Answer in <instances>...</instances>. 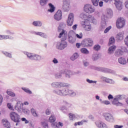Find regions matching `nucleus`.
I'll return each mask as SVG.
<instances>
[{
  "mask_svg": "<svg viewBox=\"0 0 128 128\" xmlns=\"http://www.w3.org/2000/svg\"><path fill=\"white\" fill-rule=\"evenodd\" d=\"M80 52L82 54H89V52L88 50V49L86 48H82L80 49Z\"/></svg>",
  "mask_w": 128,
  "mask_h": 128,
  "instance_id": "bb28decb",
  "label": "nucleus"
},
{
  "mask_svg": "<svg viewBox=\"0 0 128 128\" xmlns=\"http://www.w3.org/2000/svg\"><path fill=\"white\" fill-rule=\"evenodd\" d=\"M112 26H109L108 28H106V30H104V34H107V32H110V30H111Z\"/></svg>",
  "mask_w": 128,
  "mask_h": 128,
  "instance_id": "ea45409f",
  "label": "nucleus"
},
{
  "mask_svg": "<svg viewBox=\"0 0 128 128\" xmlns=\"http://www.w3.org/2000/svg\"><path fill=\"white\" fill-rule=\"evenodd\" d=\"M106 82H112V80H110V79H108V78H106Z\"/></svg>",
  "mask_w": 128,
  "mask_h": 128,
  "instance_id": "774afa93",
  "label": "nucleus"
},
{
  "mask_svg": "<svg viewBox=\"0 0 128 128\" xmlns=\"http://www.w3.org/2000/svg\"><path fill=\"white\" fill-rule=\"evenodd\" d=\"M64 4L63 6V8L66 10V12H68L70 10V4L67 3L66 2H64Z\"/></svg>",
  "mask_w": 128,
  "mask_h": 128,
  "instance_id": "2eb2a0df",
  "label": "nucleus"
},
{
  "mask_svg": "<svg viewBox=\"0 0 128 128\" xmlns=\"http://www.w3.org/2000/svg\"><path fill=\"white\" fill-rule=\"evenodd\" d=\"M31 112L32 116H35V117L38 116V113H36V110H34V108H32L31 109Z\"/></svg>",
  "mask_w": 128,
  "mask_h": 128,
  "instance_id": "cd10ccee",
  "label": "nucleus"
},
{
  "mask_svg": "<svg viewBox=\"0 0 128 128\" xmlns=\"http://www.w3.org/2000/svg\"><path fill=\"white\" fill-rule=\"evenodd\" d=\"M46 114H48V116L50 114V109H47L46 112Z\"/></svg>",
  "mask_w": 128,
  "mask_h": 128,
  "instance_id": "4d7b16f0",
  "label": "nucleus"
},
{
  "mask_svg": "<svg viewBox=\"0 0 128 128\" xmlns=\"http://www.w3.org/2000/svg\"><path fill=\"white\" fill-rule=\"evenodd\" d=\"M10 116L12 120L14 122H20V115L16 112H11L10 113Z\"/></svg>",
  "mask_w": 128,
  "mask_h": 128,
  "instance_id": "f03ea898",
  "label": "nucleus"
},
{
  "mask_svg": "<svg viewBox=\"0 0 128 128\" xmlns=\"http://www.w3.org/2000/svg\"><path fill=\"white\" fill-rule=\"evenodd\" d=\"M124 6H125V8H128V0H126L124 2Z\"/></svg>",
  "mask_w": 128,
  "mask_h": 128,
  "instance_id": "13d9d810",
  "label": "nucleus"
},
{
  "mask_svg": "<svg viewBox=\"0 0 128 128\" xmlns=\"http://www.w3.org/2000/svg\"><path fill=\"white\" fill-rule=\"evenodd\" d=\"M27 56L30 58V60H32V58L34 56V54L30 53H27Z\"/></svg>",
  "mask_w": 128,
  "mask_h": 128,
  "instance_id": "79ce46f5",
  "label": "nucleus"
},
{
  "mask_svg": "<svg viewBox=\"0 0 128 128\" xmlns=\"http://www.w3.org/2000/svg\"><path fill=\"white\" fill-rule=\"evenodd\" d=\"M56 118L54 115H51L49 118V122H56Z\"/></svg>",
  "mask_w": 128,
  "mask_h": 128,
  "instance_id": "b1692460",
  "label": "nucleus"
},
{
  "mask_svg": "<svg viewBox=\"0 0 128 128\" xmlns=\"http://www.w3.org/2000/svg\"><path fill=\"white\" fill-rule=\"evenodd\" d=\"M74 114L72 113L69 114V118L70 120H74Z\"/></svg>",
  "mask_w": 128,
  "mask_h": 128,
  "instance_id": "3c124183",
  "label": "nucleus"
},
{
  "mask_svg": "<svg viewBox=\"0 0 128 128\" xmlns=\"http://www.w3.org/2000/svg\"><path fill=\"white\" fill-rule=\"evenodd\" d=\"M124 42H125V44L128 46V36H126V38H125Z\"/></svg>",
  "mask_w": 128,
  "mask_h": 128,
  "instance_id": "8fccbe9b",
  "label": "nucleus"
},
{
  "mask_svg": "<svg viewBox=\"0 0 128 128\" xmlns=\"http://www.w3.org/2000/svg\"><path fill=\"white\" fill-rule=\"evenodd\" d=\"M104 116L107 122H112L114 120V116H112V115L110 114L104 113Z\"/></svg>",
  "mask_w": 128,
  "mask_h": 128,
  "instance_id": "1a4fd4ad",
  "label": "nucleus"
},
{
  "mask_svg": "<svg viewBox=\"0 0 128 128\" xmlns=\"http://www.w3.org/2000/svg\"><path fill=\"white\" fill-rule=\"evenodd\" d=\"M93 5L95 6H98V2L100 0H92Z\"/></svg>",
  "mask_w": 128,
  "mask_h": 128,
  "instance_id": "7c9ffc66",
  "label": "nucleus"
},
{
  "mask_svg": "<svg viewBox=\"0 0 128 128\" xmlns=\"http://www.w3.org/2000/svg\"><path fill=\"white\" fill-rule=\"evenodd\" d=\"M94 50H96L98 52L99 50H100V46L98 44L95 45L94 47Z\"/></svg>",
  "mask_w": 128,
  "mask_h": 128,
  "instance_id": "e433bc0d",
  "label": "nucleus"
},
{
  "mask_svg": "<svg viewBox=\"0 0 128 128\" xmlns=\"http://www.w3.org/2000/svg\"><path fill=\"white\" fill-rule=\"evenodd\" d=\"M82 24L86 30H92V26H90V21L82 22Z\"/></svg>",
  "mask_w": 128,
  "mask_h": 128,
  "instance_id": "9d476101",
  "label": "nucleus"
},
{
  "mask_svg": "<svg viewBox=\"0 0 128 128\" xmlns=\"http://www.w3.org/2000/svg\"><path fill=\"white\" fill-rule=\"evenodd\" d=\"M98 56H94L92 60H98Z\"/></svg>",
  "mask_w": 128,
  "mask_h": 128,
  "instance_id": "338daca9",
  "label": "nucleus"
},
{
  "mask_svg": "<svg viewBox=\"0 0 128 128\" xmlns=\"http://www.w3.org/2000/svg\"><path fill=\"white\" fill-rule=\"evenodd\" d=\"M116 38L118 40H124V32H120L116 36Z\"/></svg>",
  "mask_w": 128,
  "mask_h": 128,
  "instance_id": "4468645a",
  "label": "nucleus"
},
{
  "mask_svg": "<svg viewBox=\"0 0 128 128\" xmlns=\"http://www.w3.org/2000/svg\"><path fill=\"white\" fill-rule=\"evenodd\" d=\"M112 98H114V96H112V94H109V96H108V100H112Z\"/></svg>",
  "mask_w": 128,
  "mask_h": 128,
  "instance_id": "052dcab7",
  "label": "nucleus"
},
{
  "mask_svg": "<svg viewBox=\"0 0 128 128\" xmlns=\"http://www.w3.org/2000/svg\"><path fill=\"white\" fill-rule=\"evenodd\" d=\"M116 46L110 47L108 48V54H112V52L116 50Z\"/></svg>",
  "mask_w": 128,
  "mask_h": 128,
  "instance_id": "6ab92c4d",
  "label": "nucleus"
},
{
  "mask_svg": "<svg viewBox=\"0 0 128 128\" xmlns=\"http://www.w3.org/2000/svg\"><path fill=\"white\" fill-rule=\"evenodd\" d=\"M78 58V53H74L73 56H71L70 60H76Z\"/></svg>",
  "mask_w": 128,
  "mask_h": 128,
  "instance_id": "c85d7f7f",
  "label": "nucleus"
},
{
  "mask_svg": "<svg viewBox=\"0 0 128 128\" xmlns=\"http://www.w3.org/2000/svg\"><path fill=\"white\" fill-rule=\"evenodd\" d=\"M3 100H4V97H2V96L0 94V104H2Z\"/></svg>",
  "mask_w": 128,
  "mask_h": 128,
  "instance_id": "5fc2aeb1",
  "label": "nucleus"
},
{
  "mask_svg": "<svg viewBox=\"0 0 128 128\" xmlns=\"http://www.w3.org/2000/svg\"><path fill=\"white\" fill-rule=\"evenodd\" d=\"M62 13L61 10H58V12L54 16V18L56 20H62Z\"/></svg>",
  "mask_w": 128,
  "mask_h": 128,
  "instance_id": "9b49d317",
  "label": "nucleus"
},
{
  "mask_svg": "<svg viewBox=\"0 0 128 128\" xmlns=\"http://www.w3.org/2000/svg\"><path fill=\"white\" fill-rule=\"evenodd\" d=\"M54 88H68L70 84L66 83L55 82L52 84Z\"/></svg>",
  "mask_w": 128,
  "mask_h": 128,
  "instance_id": "39448f33",
  "label": "nucleus"
},
{
  "mask_svg": "<svg viewBox=\"0 0 128 128\" xmlns=\"http://www.w3.org/2000/svg\"><path fill=\"white\" fill-rule=\"evenodd\" d=\"M6 92L8 96H16V94L12 91L8 90Z\"/></svg>",
  "mask_w": 128,
  "mask_h": 128,
  "instance_id": "c9c22d12",
  "label": "nucleus"
},
{
  "mask_svg": "<svg viewBox=\"0 0 128 128\" xmlns=\"http://www.w3.org/2000/svg\"><path fill=\"white\" fill-rule=\"evenodd\" d=\"M48 6H50V9L48 10V12H54L56 8H54V5H52V3H50L48 4Z\"/></svg>",
  "mask_w": 128,
  "mask_h": 128,
  "instance_id": "4be33fe9",
  "label": "nucleus"
},
{
  "mask_svg": "<svg viewBox=\"0 0 128 128\" xmlns=\"http://www.w3.org/2000/svg\"><path fill=\"white\" fill-rule=\"evenodd\" d=\"M68 36L69 38V41L70 42H72V33H69Z\"/></svg>",
  "mask_w": 128,
  "mask_h": 128,
  "instance_id": "a19ab883",
  "label": "nucleus"
},
{
  "mask_svg": "<svg viewBox=\"0 0 128 128\" xmlns=\"http://www.w3.org/2000/svg\"><path fill=\"white\" fill-rule=\"evenodd\" d=\"M42 60V56L38 55H33V58L32 60Z\"/></svg>",
  "mask_w": 128,
  "mask_h": 128,
  "instance_id": "393cba45",
  "label": "nucleus"
},
{
  "mask_svg": "<svg viewBox=\"0 0 128 128\" xmlns=\"http://www.w3.org/2000/svg\"><path fill=\"white\" fill-rule=\"evenodd\" d=\"M22 90H24V92H26L27 94H32V91L29 90L28 88H22Z\"/></svg>",
  "mask_w": 128,
  "mask_h": 128,
  "instance_id": "72a5a7b5",
  "label": "nucleus"
},
{
  "mask_svg": "<svg viewBox=\"0 0 128 128\" xmlns=\"http://www.w3.org/2000/svg\"><path fill=\"white\" fill-rule=\"evenodd\" d=\"M58 32H60L58 36L59 38H62V40H66L68 34L66 33V30H64L62 29V25H60L58 27Z\"/></svg>",
  "mask_w": 128,
  "mask_h": 128,
  "instance_id": "7ed1b4c3",
  "label": "nucleus"
},
{
  "mask_svg": "<svg viewBox=\"0 0 128 128\" xmlns=\"http://www.w3.org/2000/svg\"><path fill=\"white\" fill-rule=\"evenodd\" d=\"M15 108H18V110H22V104L20 103H17L16 106H15Z\"/></svg>",
  "mask_w": 128,
  "mask_h": 128,
  "instance_id": "4c0bfd02",
  "label": "nucleus"
},
{
  "mask_svg": "<svg viewBox=\"0 0 128 128\" xmlns=\"http://www.w3.org/2000/svg\"><path fill=\"white\" fill-rule=\"evenodd\" d=\"M102 103L104 104H110V101L108 100H105V101H103Z\"/></svg>",
  "mask_w": 128,
  "mask_h": 128,
  "instance_id": "864d4df0",
  "label": "nucleus"
},
{
  "mask_svg": "<svg viewBox=\"0 0 128 128\" xmlns=\"http://www.w3.org/2000/svg\"><path fill=\"white\" fill-rule=\"evenodd\" d=\"M48 2V0H40V4L41 6H45V4H46Z\"/></svg>",
  "mask_w": 128,
  "mask_h": 128,
  "instance_id": "2f4dec72",
  "label": "nucleus"
},
{
  "mask_svg": "<svg viewBox=\"0 0 128 128\" xmlns=\"http://www.w3.org/2000/svg\"><path fill=\"white\" fill-rule=\"evenodd\" d=\"M112 104L114 106H122V104L120 102H118V98H114L113 101L112 102Z\"/></svg>",
  "mask_w": 128,
  "mask_h": 128,
  "instance_id": "aec40b11",
  "label": "nucleus"
},
{
  "mask_svg": "<svg viewBox=\"0 0 128 128\" xmlns=\"http://www.w3.org/2000/svg\"><path fill=\"white\" fill-rule=\"evenodd\" d=\"M7 106L10 110H14V106L12 105V104L8 103L7 104Z\"/></svg>",
  "mask_w": 128,
  "mask_h": 128,
  "instance_id": "473e14b6",
  "label": "nucleus"
},
{
  "mask_svg": "<svg viewBox=\"0 0 128 128\" xmlns=\"http://www.w3.org/2000/svg\"><path fill=\"white\" fill-rule=\"evenodd\" d=\"M83 42H86L85 44L86 46H92L94 44V42L90 38L84 40Z\"/></svg>",
  "mask_w": 128,
  "mask_h": 128,
  "instance_id": "ddd939ff",
  "label": "nucleus"
},
{
  "mask_svg": "<svg viewBox=\"0 0 128 128\" xmlns=\"http://www.w3.org/2000/svg\"><path fill=\"white\" fill-rule=\"evenodd\" d=\"M52 62H54V64H58V60H56V58H54V59L52 60Z\"/></svg>",
  "mask_w": 128,
  "mask_h": 128,
  "instance_id": "bf43d9fd",
  "label": "nucleus"
},
{
  "mask_svg": "<svg viewBox=\"0 0 128 128\" xmlns=\"http://www.w3.org/2000/svg\"><path fill=\"white\" fill-rule=\"evenodd\" d=\"M124 82H128V77H124L122 78Z\"/></svg>",
  "mask_w": 128,
  "mask_h": 128,
  "instance_id": "e2e57ef3",
  "label": "nucleus"
},
{
  "mask_svg": "<svg viewBox=\"0 0 128 128\" xmlns=\"http://www.w3.org/2000/svg\"><path fill=\"white\" fill-rule=\"evenodd\" d=\"M114 4L116 5V8L119 10H122V2H114Z\"/></svg>",
  "mask_w": 128,
  "mask_h": 128,
  "instance_id": "dca6fc26",
  "label": "nucleus"
},
{
  "mask_svg": "<svg viewBox=\"0 0 128 128\" xmlns=\"http://www.w3.org/2000/svg\"><path fill=\"white\" fill-rule=\"evenodd\" d=\"M114 42H116L115 40H114V37H111L110 38V40H109V44H114Z\"/></svg>",
  "mask_w": 128,
  "mask_h": 128,
  "instance_id": "f704fd0d",
  "label": "nucleus"
},
{
  "mask_svg": "<svg viewBox=\"0 0 128 128\" xmlns=\"http://www.w3.org/2000/svg\"><path fill=\"white\" fill-rule=\"evenodd\" d=\"M74 16L73 13H70L68 15V18L67 20V26H72L74 24Z\"/></svg>",
  "mask_w": 128,
  "mask_h": 128,
  "instance_id": "0eeeda50",
  "label": "nucleus"
},
{
  "mask_svg": "<svg viewBox=\"0 0 128 128\" xmlns=\"http://www.w3.org/2000/svg\"><path fill=\"white\" fill-rule=\"evenodd\" d=\"M76 48H80V44L76 43Z\"/></svg>",
  "mask_w": 128,
  "mask_h": 128,
  "instance_id": "0e129e2a",
  "label": "nucleus"
},
{
  "mask_svg": "<svg viewBox=\"0 0 128 128\" xmlns=\"http://www.w3.org/2000/svg\"><path fill=\"white\" fill-rule=\"evenodd\" d=\"M4 54L6 56H8V58H12V54L10 53H8V52H4Z\"/></svg>",
  "mask_w": 128,
  "mask_h": 128,
  "instance_id": "c03bdc74",
  "label": "nucleus"
},
{
  "mask_svg": "<svg viewBox=\"0 0 128 128\" xmlns=\"http://www.w3.org/2000/svg\"><path fill=\"white\" fill-rule=\"evenodd\" d=\"M78 26V24H74L73 26H72V29L74 30H76V28Z\"/></svg>",
  "mask_w": 128,
  "mask_h": 128,
  "instance_id": "680f3d73",
  "label": "nucleus"
},
{
  "mask_svg": "<svg viewBox=\"0 0 128 128\" xmlns=\"http://www.w3.org/2000/svg\"><path fill=\"white\" fill-rule=\"evenodd\" d=\"M35 34H36V36H42L43 38L46 37V34H44V33H42V32H36Z\"/></svg>",
  "mask_w": 128,
  "mask_h": 128,
  "instance_id": "c756f323",
  "label": "nucleus"
},
{
  "mask_svg": "<svg viewBox=\"0 0 128 128\" xmlns=\"http://www.w3.org/2000/svg\"><path fill=\"white\" fill-rule=\"evenodd\" d=\"M99 6H104V2L102 1L99 2Z\"/></svg>",
  "mask_w": 128,
  "mask_h": 128,
  "instance_id": "69168bd1",
  "label": "nucleus"
},
{
  "mask_svg": "<svg viewBox=\"0 0 128 128\" xmlns=\"http://www.w3.org/2000/svg\"><path fill=\"white\" fill-rule=\"evenodd\" d=\"M2 124H4V126H5V128H10V122H8V121L7 120H2Z\"/></svg>",
  "mask_w": 128,
  "mask_h": 128,
  "instance_id": "f3484780",
  "label": "nucleus"
},
{
  "mask_svg": "<svg viewBox=\"0 0 128 128\" xmlns=\"http://www.w3.org/2000/svg\"><path fill=\"white\" fill-rule=\"evenodd\" d=\"M2 36V40H8V38H10V36L8 35H4Z\"/></svg>",
  "mask_w": 128,
  "mask_h": 128,
  "instance_id": "603ef678",
  "label": "nucleus"
},
{
  "mask_svg": "<svg viewBox=\"0 0 128 128\" xmlns=\"http://www.w3.org/2000/svg\"><path fill=\"white\" fill-rule=\"evenodd\" d=\"M33 24L34 26H42V22L40 21H36V22H34Z\"/></svg>",
  "mask_w": 128,
  "mask_h": 128,
  "instance_id": "a878e982",
  "label": "nucleus"
},
{
  "mask_svg": "<svg viewBox=\"0 0 128 128\" xmlns=\"http://www.w3.org/2000/svg\"><path fill=\"white\" fill-rule=\"evenodd\" d=\"M84 122H86V120H82L81 122H78V126H82V124H84Z\"/></svg>",
  "mask_w": 128,
  "mask_h": 128,
  "instance_id": "58836bf2",
  "label": "nucleus"
},
{
  "mask_svg": "<svg viewBox=\"0 0 128 128\" xmlns=\"http://www.w3.org/2000/svg\"><path fill=\"white\" fill-rule=\"evenodd\" d=\"M126 24V20L122 18H118L116 22V26L118 28H122Z\"/></svg>",
  "mask_w": 128,
  "mask_h": 128,
  "instance_id": "20e7f679",
  "label": "nucleus"
},
{
  "mask_svg": "<svg viewBox=\"0 0 128 128\" xmlns=\"http://www.w3.org/2000/svg\"><path fill=\"white\" fill-rule=\"evenodd\" d=\"M56 93L57 94H59L60 96H72V94H76V93H74V91L68 89H63L62 90H57L56 91Z\"/></svg>",
  "mask_w": 128,
  "mask_h": 128,
  "instance_id": "f257e3e1",
  "label": "nucleus"
},
{
  "mask_svg": "<svg viewBox=\"0 0 128 128\" xmlns=\"http://www.w3.org/2000/svg\"><path fill=\"white\" fill-rule=\"evenodd\" d=\"M21 120H22V122H24L25 124H28V122H29L28 120L24 118H22Z\"/></svg>",
  "mask_w": 128,
  "mask_h": 128,
  "instance_id": "09e8293b",
  "label": "nucleus"
},
{
  "mask_svg": "<svg viewBox=\"0 0 128 128\" xmlns=\"http://www.w3.org/2000/svg\"><path fill=\"white\" fill-rule=\"evenodd\" d=\"M42 126L44 128H48V123H46V122H42Z\"/></svg>",
  "mask_w": 128,
  "mask_h": 128,
  "instance_id": "49530a36",
  "label": "nucleus"
},
{
  "mask_svg": "<svg viewBox=\"0 0 128 128\" xmlns=\"http://www.w3.org/2000/svg\"><path fill=\"white\" fill-rule=\"evenodd\" d=\"M84 10L87 14H92L94 12V8H92V5L90 4H86L84 6Z\"/></svg>",
  "mask_w": 128,
  "mask_h": 128,
  "instance_id": "423d86ee",
  "label": "nucleus"
},
{
  "mask_svg": "<svg viewBox=\"0 0 128 128\" xmlns=\"http://www.w3.org/2000/svg\"><path fill=\"white\" fill-rule=\"evenodd\" d=\"M76 36L78 38H82V33H80V34H76Z\"/></svg>",
  "mask_w": 128,
  "mask_h": 128,
  "instance_id": "de8ad7c7",
  "label": "nucleus"
},
{
  "mask_svg": "<svg viewBox=\"0 0 128 128\" xmlns=\"http://www.w3.org/2000/svg\"><path fill=\"white\" fill-rule=\"evenodd\" d=\"M128 52L126 48H124L122 50H118L116 54L117 56H122V52Z\"/></svg>",
  "mask_w": 128,
  "mask_h": 128,
  "instance_id": "a211bd4d",
  "label": "nucleus"
},
{
  "mask_svg": "<svg viewBox=\"0 0 128 128\" xmlns=\"http://www.w3.org/2000/svg\"><path fill=\"white\" fill-rule=\"evenodd\" d=\"M118 62L121 64H126V60L124 58H118Z\"/></svg>",
  "mask_w": 128,
  "mask_h": 128,
  "instance_id": "412c9836",
  "label": "nucleus"
},
{
  "mask_svg": "<svg viewBox=\"0 0 128 128\" xmlns=\"http://www.w3.org/2000/svg\"><path fill=\"white\" fill-rule=\"evenodd\" d=\"M68 46V43L64 41V40H62L60 42H58L57 44L56 48L58 50H64L65 48Z\"/></svg>",
  "mask_w": 128,
  "mask_h": 128,
  "instance_id": "6e6552de",
  "label": "nucleus"
},
{
  "mask_svg": "<svg viewBox=\"0 0 128 128\" xmlns=\"http://www.w3.org/2000/svg\"><path fill=\"white\" fill-rule=\"evenodd\" d=\"M114 128H124V126H120V125H114Z\"/></svg>",
  "mask_w": 128,
  "mask_h": 128,
  "instance_id": "6e6d98bb",
  "label": "nucleus"
},
{
  "mask_svg": "<svg viewBox=\"0 0 128 128\" xmlns=\"http://www.w3.org/2000/svg\"><path fill=\"white\" fill-rule=\"evenodd\" d=\"M86 82H88L89 84H96V81H94L92 80H90V79H87Z\"/></svg>",
  "mask_w": 128,
  "mask_h": 128,
  "instance_id": "37998d69",
  "label": "nucleus"
},
{
  "mask_svg": "<svg viewBox=\"0 0 128 128\" xmlns=\"http://www.w3.org/2000/svg\"><path fill=\"white\" fill-rule=\"evenodd\" d=\"M80 18L84 20V22H90V17L85 14L84 13H82L80 14Z\"/></svg>",
  "mask_w": 128,
  "mask_h": 128,
  "instance_id": "f8f14e48",
  "label": "nucleus"
},
{
  "mask_svg": "<svg viewBox=\"0 0 128 128\" xmlns=\"http://www.w3.org/2000/svg\"><path fill=\"white\" fill-rule=\"evenodd\" d=\"M98 126L99 128H108V126H106V124H104L102 122H100L98 124Z\"/></svg>",
  "mask_w": 128,
  "mask_h": 128,
  "instance_id": "5701e85b",
  "label": "nucleus"
},
{
  "mask_svg": "<svg viewBox=\"0 0 128 128\" xmlns=\"http://www.w3.org/2000/svg\"><path fill=\"white\" fill-rule=\"evenodd\" d=\"M54 128H60V124H56V123H53L52 124V126H54Z\"/></svg>",
  "mask_w": 128,
  "mask_h": 128,
  "instance_id": "a18cd8bd",
  "label": "nucleus"
}]
</instances>
